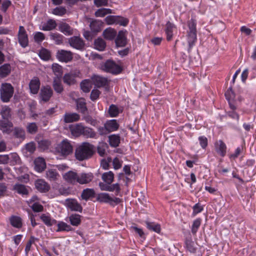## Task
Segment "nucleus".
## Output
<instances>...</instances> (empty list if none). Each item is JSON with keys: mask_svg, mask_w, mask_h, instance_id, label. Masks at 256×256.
I'll use <instances>...</instances> for the list:
<instances>
[{"mask_svg": "<svg viewBox=\"0 0 256 256\" xmlns=\"http://www.w3.org/2000/svg\"><path fill=\"white\" fill-rule=\"evenodd\" d=\"M96 152L94 145L88 142H83L75 150V156L80 161L90 158Z\"/></svg>", "mask_w": 256, "mask_h": 256, "instance_id": "f257e3e1", "label": "nucleus"}, {"mask_svg": "<svg viewBox=\"0 0 256 256\" xmlns=\"http://www.w3.org/2000/svg\"><path fill=\"white\" fill-rule=\"evenodd\" d=\"M55 154L63 158L72 154L73 146L67 139L63 140L54 148Z\"/></svg>", "mask_w": 256, "mask_h": 256, "instance_id": "f03ea898", "label": "nucleus"}, {"mask_svg": "<svg viewBox=\"0 0 256 256\" xmlns=\"http://www.w3.org/2000/svg\"><path fill=\"white\" fill-rule=\"evenodd\" d=\"M188 25L189 30L188 32V52L190 51L193 46L195 44L196 41V21L192 18L188 22Z\"/></svg>", "mask_w": 256, "mask_h": 256, "instance_id": "7ed1b4c3", "label": "nucleus"}, {"mask_svg": "<svg viewBox=\"0 0 256 256\" xmlns=\"http://www.w3.org/2000/svg\"><path fill=\"white\" fill-rule=\"evenodd\" d=\"M14 92V87L10 84L3 83L0 88V100L4 102H10Z\"/></svg>", "mask_w": 256, "mask_h": 256, "instance_id": "20e7f679", "label": "nucleus"}, {"mask_svg": "<svg viewBox=\"0 0 256 256\" xmlns=\"http://www.w3.org/2000/svg\"><path fill=\"white\" fill-rule=\"evenodd\" d=\"M101 68L104 72L114 74H117L122 72V68L114 60H108L101 64Z\"/></svg>", "mask_w": 256, "mask_h": 256, "instance_id": "39448f33", "label": "nucleus"}, {"mask_svg": "<svg viewBox=\"0 0 256 256\" xmlns=\"http://www.w3.org/2000/svg\"><path fill=\"white\" fill-rule=\"evenodd\" d=\"M96 200L101 203H106L111 206H114L115 205L120 204L122 200L118 198H112L108 193H100L96 196Z\"/></svg>", "mask_w": 256, "mask_h": 256, "instance_id": "423d86ee", "label": "nucleus"}, {"mask_svg": "<svg viewBox=\"0 0 256 256\" xmlns=\"http://www.w3.org/2000/svg\"><path fill=\"white\" fill-rule=\"evenodd\" d=\"M53 95V90L50 86H42L39 94L40 102H46Z\"/></svg>", "mask_w": 256, "mask_h": 256, "instance_id": "0eeeda50", "label": "nucleus"}, {"mask_svg": "<svg viewBox=\"0 0 256 256\" xmlns=\"http://www.w3.org/2000/svg\"><path fill=\"white\" fill-rule=\"evenodd\" d=\"M70 45L78 50H82L85 46L84 40L79 36H74L68 40Z\"/></svg>", "mask_w": 256, "mask_h": 256, "instance_id": "6e6552de", "label": "nucleus"}, {"mask_svg": "<svg viewBox=\"0 0 256 256\" xmlns=\"http://www.w3.org/2000/svg\"><path fill=\"white\" fill-rule=\"evenodd\" d=\"M64 205L72 211L82 212V207L74 198H67L65 200Z\"/></svg>", "mask_w": 256, "mask_h": 256, "instance_id": "1a4fd4ad", "label": "nucleus"}, {"mask_svg": "<svg viewBox=\"0 0 256 256\" xmlns=\"http://www.w3.org/2000/svg\"><path fill=\"white\" fill-rule=\"evenodd\" d=\"M56 57L60 62H68L72 60L73 54L70 51L60 50H58Z\"/></svg>", "mask_w": 256, "mask_h": 256, "instance_id": "9d476101", "label": "nucleus"}, {"mask_svg": "<svg viewBox=\"0 0 256 256\" xmlns=\"http://www.w3.org/2000/svg\"><path fill=\"white\" fill-rule=\"evenodd\" d=\"M18 36V42L22 48H26L28 46V36L23 26H20Z\"/></svg>", "mask_w": 256, "mask_h": 256, "instance_id": "9b49d317", "label": "nucleus"}, {"mask_svg": "<svg viewBox=\"0 0 256 256\" xmlns=\"http://www.w3.org/2000/svg\"><path fill=\"white\" fill-rule=\"evenodd\" d=\"M36 188L40 192L46 193L50 188V185L42 179H38L34 182Z\"/></svg>", "mask_w": 256, "mask_h": 256, "instance_id": "f8f14e48", "label": "nucleus"}, {"mask_svg": "<svg viewBox=\"0 0 256 256\" xmlns=\"http://www.w3.org/2000/svg\"><path fill=\"white\" fill-rule=\"evenodd\" d=\"M12 127L13 124L10 120H0V130L2 133L10 134Z\"/></svg>", "mask_w": 256, "mask_h": 256, "instance_id": "ddd939ff", "label": "nucleus"}, {"mask_svg": "<svg viewBox=\"0 0 256 256\" xmlns=\"http://www.w3.org/2000/svg\"><path fill=\"white\" fill-rule=\"evenodd\" d=\"M126 31L120 30L115 40L116 46L118 47H124L127 44L126 36Z\"/></svg>", "mask_w": 256, "mask_h": 256, "instance_id": "4468645a", "label": "nucleus"}, {"mask_svg": "<svg viewBox=\"0 0 256 256\" xmlns=\"http://www.w3.org/2000/svg\"><path fill=\"white\" fill-rule=\"evenodd\" d=\"M226 146L222 140H217L214 143V149L216 153L222 157H224L226 153Z\"/></svg>", "mask_w": 256, "mask_h": 256, "instance_id": "2eb2a0df", "label": "nucleus"}, {"mask_svg": "<svg viewBox=\"0 0 256 256\" xmlns=\"http://www.w3.org/2000/svg\"><path fill=\"white\" fill-rule=\"evenodd\" d=\"M92 80L94 85L97 88L104 87L108 84L107 78L98 75H94L92 77Z\"/></svg>", "mask_w": 256, "mask_h": 256, "instance_id": "dca6fc26", "label": "nucleus"}, {"mask_svg": "<svg viewBox=\"0 0 256 256\" xmlns=\"http://www.w3.org/2000/svg\"><path fill=\"white\" fill-rule=\"evenodd\" d=\"M84 126L82 123L70 124L69 129L71 134L74 137H79L82 136Z\"/></svg>", "mask_w": 256, "mask_h": 256, "instance_id": "f3484780", "label": "nucleus"}, {"mask_svg": "<svg viewBox=\"0 0 256 256\" xmlns=\"http://www.w3.org/2000/svg\"><path fill=\"white\" fill-rule=\"evenodd\" d=\"M40 82L39 78L36 76L33 78L29 84V88L30 92L34 94H37L40 90Z\"/></svg>", "mask_w": 256, "mask_h": 256, "instance_id": "a211bd4d", "label": "nucleus"}, {"mask_svg": "<svg viewBox=\"0 0 256 256\" xmlns=\"http://www.w3.org/2000/svg\"><path fill=\"white\" fill-rule=\"evenodd\" d=\"M76 76L75 73L72 72L66 73L63 76L62 80L66 84L70 86L76 83Z\"/></svg>", "mask_w": 256, "mask_h": 256, "instance_id": "6ab92c4d", "label": "nucleus"}, {"mask_svg": "<svg viewBox=\"0 0 256 256\" xmlns=\"http://www.w3.org/2000/svg\"><path fill=\"white\" fill-rule=\"evenodd\" d=\"M80 120V116L76 112H66L64 116V123H72Z\"/></svg>", "mask_w": 256, "mask_h": 256, "instance_id": "aec40b11", "label": "nucleus"}, {"mask_svg": "<svg viewBox=\"0 0 256 256\" xmlns=\"http://www.w3.org/2000/svg\"><path fill=\"white\" fill-rule=\"evenodd\" d=\"M94 176L92 173H82L78 174L77 182L81 184H87L93 179Z\"/></svg>", "mask_w": 256, "mask_h": 256, "instance_id": "412c9836", "label": "nucleus"}, {"mask_svg": "<svg viewBox=\"0 0 256 256\" xmlns=\"http://www.w3.org/2000/svg\"><path fill=\"white\" fill-rule=\"evenodd\" d=\"M58 30L66 36H71L74 33V30L66 22H61L58 24Z\"/></svg>", "mask_w": 256, "mask_h": 256, "instance_id": "4be33fe9", "label": "nucleus"}, {"mask_svg": "<svg viewBox=\"0 0 256 256\" xmlns=\"http://www.w3.org/2000/svg\"><path fill=\"white\" fill-rule=\"evenodd\" d=\"M76 110H79L83 114H85L88 112V108L86 100L84 98H78L76 100Z\"/></svg>", "mask_w": 256, "mask_h": 256, "instance_id": "5701e85b", "label": "nucleus"}, {"mask_svg": "<svg viewBox=\"0 0 256 256\" xmlns=\"http://www.w3.org/2000/svg\"><path fill=\"white\" fill-rule=\"evenodd\" d=\"M34 169L38 172H42L46 168V163L44 158H38L34 161Z\"/></svg>", "mask_w": 256, "mask_h": 256, "instance_id": "b1692460", "label": "nucleus"}, {"mask_svg": "<svg viewBox=\"0 0 256 256\" xmlns=\"http://www.w3.org/2000/svg\"><path fill=\"white\" fill-rule=\"evenodd\" d=\"M52 88L58 94H62L64 90V86L62 83V78H54L52 82Z\"/></svg>", "mask_w": 256, "mask_h": 256, "instance_id": "393cba45", "label": "nucleus"}, {"mask_svg": "<svg viewBox=\"0 0 256 256\" xmlns=\"http://www.w3.org/2000/svg\"><path fill=\"white\" fill-rule=\"evenodd\" d=\"M116 31L114 29L108 28L104 30L102 35L104 38L112 40L116 38Z\"/></svg>", "mask_w": 256, "mask_h": 256, "instance_id": "a878e982", "label": "nucleus"}, {"mask_svg": "<svg viewBox=\"0 0 256 256\" xmlns=\"http://www.w3.org/2000/svg\"><path fill=\"white\" fill-rule=\"evenodd\" d=\"M96 192L93 188L84 189L81 194V198L82 200L88 201V200L95 196Z\"/></svg>", "mask_w": 256, "mask_h": 256, "instance_id": "bb28decb", "label": "nucleus"}, {"mask_svg": "<svg viewBox=\"0 0 256 256\" xmlns=\"http://www.w3.org/2000/svg\"><path fill=\"white\" fill-rule=\"evenodd\" d=\"M64 178L68 182L74 184L77 182L78 174L75 172L69 171L64 174Z\"/></svg>", "mask_w": 256, "mask_h": 256, "instance_id": "cd10ccee", "label": "nucleus"}, {"mask_svg": "<svg viewBox=\"0 0 256 256\" xmlns=\"http://www.w3.org/2000/svg\"><path fill=\"white\" fill-rule=\"evenodd\" d=\"M36 140L38 144V148L43 150L48 149L50 144V140L43 138L41 136H36Z\"/></svg>", "mask_w": 256, "mask_h": 256, "instance_id": "c85d7f7f", "label": "nucleus"}, {"mask_svg": "<svg viewBox=\"0 0 256 256\" xmlns=\"http://www.w3.org/2000/svg\"><path fill=\"white\" fill-rule=\"evenodd\" d=\"M12 72V66L9 64H4L0 66V77L4 78L8 76Z\"/></svg>", "mask_w": 256, "mask_h": 256, "instance_id": "c756f323", "label": "nucleus"}, {"mask_svg": "<svg viewBox=\"0 0 256 256\" xmlns=\"http://www.w3.org/2000/svg\"><path fill=\"white\" fill-rule=\"evenodd\" d=\"M186 248V250L191 253H196V244L192 240L191 237L187 238L185 240Z\"/></svg>", "mask_w": 256, "mask_h": 256, "instance_id": "7c9ffc66", "label": "nucleus"}, {"mask_svg": "<svg viewBox=\"0 0 256 256\" xmlns=\"http://www.w3.org/2000/svg\"><path fill=\"white\" fill-rule=\"evenodd\" d=\"M57 26L56 22L53 19H49L46 23H44L41 28L44 31H50L56 28Z\"/></svg>", "mask_w": 256, "mask_h": 256, "instance_id": "2f4dec72", "label": "nucleus"}, {"mask_svg": "<svg viewBox=\"0 0 256 256\" xmlns=\"http://www.w3.org/2000/svg\"><path fill=\"white\" fill-rule=\"evenodd\" d=\"M10 224L14 228H20L22 226V218L16 216H12L10 218Z\"/></svg>", "mask_w": 256, "mask_h": 256, "instance_id": "473e14b6", "label": "nucleus"}, {"mask_svg": "<svg viewBox=\"0 0 256 256\" xmlns=\"http://www.w3.org/2000/svg\"><path fill=\"white\" fill-rule=\"evenodd\" d=\"M82 136L86 138H96V134L92 128L84 126Z\"/></svg>", "mask_w": 256, "mask_h": 256, "instance_id": "72a5a7b5", "label": "nucleus"}, {"mask_svg": "<svg viewBox=\"0 0 256 256\" xmlns=\"http://www.w3.org/2000/svg\"><path fill=\"white\" fill-rule=\"evenodd\" d=\"M105 125L107 128V129L109 132L116 130L118 128L119 124L116 122V120H108L106 123Z\"/></svg>", "mask_w": 256, "mask_h": 256, "instance_id": "f704fd0d", "label": "nucleus"}, {"mask_svg": "<svg viewBox=\"0 0 256 256\" xmlns=\"http://www.w3.org/2000/svg\"><path fill=\"white\" fill-rule=\"evenodd\" d=\"M40 218L42 222L48 226H51L56 223V220L54 219H52L50 216L43 214L40 216Z\"/></svg>", "mask_w": 256, "mask_h": 256, "instance_id": "c9c22d12", "label": "nucleus"}, {"mask_svg": "<svg viewBox=\"0 0 256 256\" xmlns=\"http://www.w3.org/2000/svg\"><path fill=\"white\" fill-rule=\"evenodd\" d=\"M120 136L118 134H112L108 136L110 145L113 148L118 146L120 143Z\"/></svg>", "mask_w": 256, "mask_h": 256, "instance_id": "e433bc0d", "label": "nucleus"}, {"mask_svg": "<svg viewBox=\"0 0 256 256\" xmlns=\"http://www.w3.org/2000/svg\"><path fill=\"white\" fill-rule=\"evenodd\" d=\"M146 228L150 230L160 234L161 230L160 225L154 222L146 221L145 222Z\"/></svg>", "mask_w": 256, "mask_h": 256, "instance_id": "4c0bfd02", "label": "nucleus"}, {"mask_svg": "<svg viewBox=\"0 0 256 256\" xmlns=\"http://www.w3.org/2000/svg\"><path fill=\"white\" fill-rule=\"evenodd\" d=\"M175 28V26L170 22H168L166 23L165 31L166 34V40L168 41H170L172 40L173 36V30Z\"/></svg>", "mask_w": 256, "mask_h": 256, "instance_id": "58836bf2", "label": "nucleus"}, {"mask_svg": "<svg viewBox=\"0 0 256 256\" xmlns=\"http://www.w3.org/2000/svg\"><path fill=\"white\" fill-rule=\"evenodd\" d=\"M50 39L54 41L56 44H61L63 43L64 36L61 34L55 32H51L50 34Z\"/></svg>", "mask_w": 256, "mask_h": 256, "instance_id": "ea45409f", "label": "nucleus"}, {"mask_svg": "<svg viewBox=\"0 0 256 256\" xmlns=\"http://www.w3.org/2000/svg\"><path fill=\"white\" fill-rule=\"evenodd\" d=\"M94 46L96 49L102 51L106 48V43L102 38H98L94 41Z\"/></svg>", "mask_w": 256, "mask_h": 256, "instance_id": "a19ab883", "label": "nucleus"}, {"mask_svg": "<svg viewBox=\"0 0 256 256\" xmlns=\"http://www.w3.org/2000/svg\"><path fill=\"white\" fill-rule=\"evenodd\" d=\"M52 72L55 75L54 78H62V68L61 66L58 64H52Z\"/></svg>", "mask_w": 256, "mask_h": 256, "instance_id": "79ce46f5", "label": "nucleus"}, {"mask_svg": "<svg viewBox=\"0 0 256 256\" xmlns=\"http://www.w3.org/2000/svg\"><path fill=\"white\" fill-rule=\"evenodd\" d=\"M58 174L56 169H48L46 172V177L50 181H54L58 179Z\"/></svg>", "mask_w": 256, "mask_h": 256, "instance_id": "37998d69", "label": "nucleus"}, {"mask_svg": "<svg viewBox=\"0 0 256 256\" xmlns=\"http://www.w3.org/2000/svg\"><path fill=\"white\" fill-rule=\"evenodd\" d=\"M102 178L104 182L112 184L114 180V174L111 171L104 172L102 174Z\"/></svg>", "mask_w": 256, "mask_h": 256, "instance_id": "c03bdc74", "label": "nucleus"}, {"mask_svg": "<svg viewBox=\"0 0 256 256\" xmlns=\"http://www.w3.org/2000/svg\"><path fill=\"white\" fill-rule=\"evenodd\" d=\"M81 216L78 214H72L69 216L70 224L74 226H78L81 222Z\"/></svg>", "mask_w": 256, "mask_h": 256, "instance_id": "a18cd8bd", "label": "nucleus"}, {"mask_svg": "<svg viewBox=\"0 0 256 256\" xmlns=\"http://www.w3.org/2000/svg\"><path fill=\"white\" fill-rule=\"evenodd\" d=\"M102 22L100 20H94L90 24L91 30L94 32H98L101 30V26Z\"/></svg>", "mask_w": 256, "mask_h": 256, "instance_id": "49530a36", "label": "nucleus"}, {"mask_svg": "<svg viewBox=\"0 0 256 256\" xmlns=\"http://www.w3.org/2000/svg\"><path fill=\"white\" fill-rule=\"evenodd\" d=\"M13 131V135L15 138H22V140L25 138V132L23 128L19 127H15Z\"/></svg>", "mask_w": 256, "mask_h": 256, "instance_id": "de8ad7c7", "label": "nucleus"}, {"mask_svg": "<svg viewBox=\"0 0 256 256\" xmlns=\"http://www.w3.org/2000/svg\"><path fill=\"white\" fill-rule=\"evenodd\" d=\"M14 188L19 194L27 195L28 194V190L24 184H16L14 185Z\"/></svg>", "mask_w": 256, "mask_h": 256, "instance_id": "09e8293b", "label": "nucleus"}, {"mask_svg": "<svg viewBox=\"0 0 256 256\" xmlns=\"http://www.w3.org/2000/svg\"><path fill=\"white\" fill-rule=\"evenodd\" d=\"M10 160V164L12 166L16 164H21V160L19 156L16 152L10 154L9 155Z\"/></svg>", "mask_w": 256, "mask_h": 256, "instance_id": "8fccbe9b", "label": "nucleus"}, {"mask_svg": "<svg viewBox=\"0 0 256 256\" xmlns=\"http://www.w3.org/2000/svg\"><path fill=\"white\" fill-rule=\"evenodd\" d=\"M58 229L56 232H61V231H72L73 230V228L71 227L68 224L66 223L63 222H60L58 224Z\"/></svg>", "mask_w": 256, "mask_h": 256, "instance_id": "3c124183", "label": "nucleus"}, {"mask_svg": "<svg viewBox=\"0 0 256 256\" xmlns=\"http://www.w3.org/2000/svg\"><path fill=\"white\" fill-rule=\"evenodd\" d=\"M3 120H10L11 118L10 108L8 106L2 108L0 112Z\"/></svg>", "mask_w": 256, "mask_h": 256, "instance_id": "603ef678", "label": "nucleus"}, {"mask_svg": "<svg viewBox=\"0 0 256 256\" xmlns=\"http://www.w3.org/2000/svg\"><path fill=\"white\" fill-rule=\"evenodd\" d=\"M112 10L110 8H102L98 10L94 13L96 17H104L108 14H112Z\"/></svg>", "mask_w": 256, "mask_h": 256, "instance_id": "864d4df0", "label": "nucleus"}, {"mask_svg": "<svg viewBox=\"0 0 256 256\" xmlns=\"http://www.w3.org/2000/svg\"><path fill=\"white\" fill-rule=\"evenodd\" d=\"M81 90L86 93L88 92L90 90V80H84L80 84Z\"/></svg>", "mask_w": 256, "mask_h": 256, "instance_id": "5fc2aeb1", "label": "nucleus"}, {"mask_svg": "<svg viewBox=\"0 0 256 256\" xmlns=\"http://www.w3.org/2000/svg\"><path fill=\"white\" fill-rule=\"evenodd\" d=\"M28 133L33 134L37 132L38 126L36 122L28 123L26 127Z\"/></svg>", "mask_w": 256, "mask_h": 256, "instance_id": "6e6d98bb", "label": "nucleus"}, {"mask_svg": "<svg viewBox=\"0 0 256 256\" xmlns=\"http://www.w3.org/2000/svg\"><path fill=\"white\" fill-rule=\"evenodd\" d=\"M38 56L42 60H47L50 58V53L48 50L42 48L40 51Z\"/></svg>", "mask_w": 256, "mask_h": 256, "instance_id": "4d7b16f0", "label": "nucleus"}, {"mask_svg": "<svg viewBox=\"0 0 256 256\" xmlns=\"http://www.w3.org/2000/svg\"><path fill=\"white\" fill-rule=\"evenodd\" d=\"M108 112L110 116L116 117L119 114V110L116 105L112 104L109 107Z\"/></svg>", "mask_w": 256, "mask_h": 256, "instance_id": "13d9d810", "label": "nucleus"}, {"mask_svg": "<svg viewBox=\"0 0 256 256\" xmlns=\"http://www.w3.org/2000/svg\"><path fill=\"white\" fill-rule=\"evenodd\" d=\"M108 148V145L106 143H100L97 146V152L100 156H104L106 154V150Z\"/></svg>", "mask_w": 256, "mask_h": 256, "instance_id": "bf43d9fd", "label": "nucleus"}, {"mask_svg": "<svg viewBox=\"0 0 256 256\" xmlns=\"http://www.w3.org/2000/svg\"><path fill=\"white\" fill-rule=\"evenodd\" d=\"M201 224V220L200 218H197L195 220L192 226V232L193 235H196L198 228L200 226Z\"/></svg>", "mask_w": 256, "mask_h": 256, "instance_id": "052dcab7", "label": "nucleus"}, {"mask_svg": "<svg viewBox=\"0 0 256 256\" xmlns=\"http://www.w3.org/2000/svg\"><path fill=\"white\" fill-rule=\"evenodd\" d=\"M120 187L118 183L109 184L108 192H115V194L118 196L120 192Z\"/></svg>", "mask_w": 256, "mask_h": 256, "instance_id": "680f3d73", "label": "nucleus"}, {"mask_svg": "<svg viewBox=\"0 0 256 256\" xmlns=\"http://www.w3.org/2000/svg\"><path fill=\"white\" fill-rule=\"evenodd\" d=\"M129 22L127 18L117 16V18L116 20V24H120V26H126L128 25Z\"/></svg>", "mask_w": 256, "mask_h": 256, "instance_id": "e2e57ef3", "label": "nucleus"}, {"mask_svg": "<svg viewBox=\"0 0 256 256\" xmlns=\"http://www.w3.org/2000/svg\"><path fill=\"white\" fill-rule=\"evenodd\" d=\"M82 120H85L86 123L89 124L92 126H96L97 124L96 120L92 118L89 114H84Z\"/></svg>", "mask_w": 256, "mask_h": 256, "instance_id": "0e129e2a", "label": "nucleus"}, {"mask_svg": "<svg viewBox=\"0 0 256 256\" xmlns=\"http://www.w3.org/2000/svg\"><path fill=\"white\" fill-rule=\"evenodd\" d=\"M34 38L35 42L39 44L45 39V36L42 32H36L34 35Z\"/></svg>", "mask_w": 256, "mask_h": 256, "instance_id": "69168bd1", "label": "nucleus"}, {"mask_svg": "<svg viewBox=\"0 0 256 256\" xmlns=\"http://www.w3.org/2000/svg\"><path fill=\"white\" fill-rule=\"evenodd\" d=\"M30 208L35 212H42L44 210V206L38 202H34Z\"/></svg>", "mask_w": 256, "mask_h": 256, "instance_id": "338daca9", "label": "nucleus"}, {"mask_svg": "<svg viewBox=\"0 0 256 256\" xmlns=\"http://www.w3.org/2000/svg\"><path fill=\"white\" fill-rule=\"evenodd\" d=\"M25 149L30 154H33L36 150V145L34 142H30L26 144L24 146Z\"/></svg>", "mask_w": 256, "mask_h": 256, "instance_id": "774afa93", "label": "nucleus"}]
</instances>
